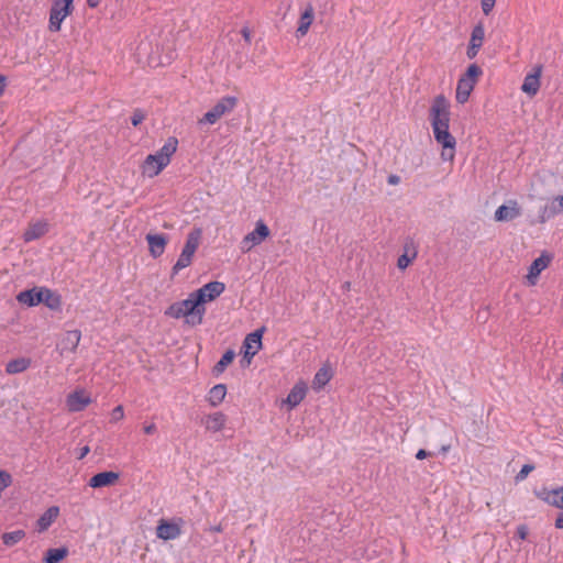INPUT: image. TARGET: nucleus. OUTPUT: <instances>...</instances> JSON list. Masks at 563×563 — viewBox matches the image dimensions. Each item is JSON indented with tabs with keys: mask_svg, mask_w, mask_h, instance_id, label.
<instances>
[{
	"mask_svg": "<svg viewBox=\"0 0 563 563\" xmlns=\"http://www.w3.org/2000/svg\"><path fill=\"white\" fill-rule=\"evenodd\" d=\"M450 102L443 95H438L430 107L429 120L435 142L441 146V159L453 162L456 152V140L450 132Z\"/></svg>",
	"mask_w": 563,
	"mask_h": 563,
	"instance_id": "f257e3e1",
	"label": "nucleus"
},
{
	"mask_svg": "<svg viewBox=\"0 0 563 563\" xmlns=\"http://www.w3.org/2000/svg\"><path fill=\"white\" fill-rule=\"evenodd\" d=\"M164 314L172 319H184L189 327L202 324L206 308H201L192 292L186 299L176 301L168 306Z\"/></svg>",
	"mask_w": 563,
	"mask_h": 563,
	"instance_id": "f03ea898",
	"label": "nucleus"
},
{
	"mask_svg": "<svg viewBox=\"0 0 563 563\" xmlns=\"http://www.w3.org/2000/svg\"><path fill=\"white\" fill-rule=\"evenodd\" d=\"M177 147L178 140L174 136L168 137L156 153L150 154L145 157L141 165L142 174L148 178L158 176L163 169L169 165Z\"/></svg>",
	"mask_w": 563,
	"mask_h": 563,
	"instance_id": "7ed1b4c3",
	"label": "nucleus"
},
{
	"mask_svg": "<svg viewBox=\"0 0 563 563\" xmlns=\"http://www.w3.org/2000/svg\"><path fill=\"white\" fill-rule=\"evenodd\" d=\"M482 74V68L476 64H471L467 67L466 71L457 80L455 91V100L457 103L464 104L468 101V98Z\"/></svg>",
	"mask_w": 563,
	"mask_h": 563,
	"instance_id": "20e7f679",
	"label": "nucleus"
},
{
	"mask_svg": "<svg viewBox=\"0 0 563 563\" xmlns=\"http://www.w3.org/2000/svg\"><path fill=\"white\" fill-rule=\"evenodd\" d=\"M201 236L202 230L200 228H195L188 233L184 249L173 266L174 274H177L192 263L194 255L200 245Z\"/></svg>",
	"mask_w": 563,
	"mask_h": 563,
	"instance_id": "39448f33",
	"label": "nucleus"
},
{
	"mask_svg": "<svg viewBox=\"0 0 563 563\" xmlns=\"http://www.w3.org/2000/svg\"><path fill=\"white\" fill-rule=\"evenodd\" d=\"M238 104V98L233 96H225L218 100V102L207 111L203 117L198 119L199 125H213L216 124L222 117L231 113Z\"/></svg>",
	"mask_w": 563,
	"mask_h": 563,
	"instance_id": "423d86ee",
	"label": "nucleus"
},
{
	"mask_svg": "<svg viewBox=\"0 0 563 563\" xmlns=\"http://www.w3.org/2000/svg\"><path fill=\"white\" fill-rule=\"evenodd\" d=\"M74 0H53L49 10L48 30L51 32H59L62 23L74 11Z\"/></svg>",
	"mask_w": 563,
	"mask_h": 563,
	"instance_id": "0eeeda50",
	"label": "nucleus"
},
{
	"mask_svg": "<svg viewBox=\"0 0 563 563\" xmlns=\"http://www.w3.org/2000/svg\"><path fill=\"white\" fill-rule=\"evenodd\" d=\"M92 402L91 393L84 387H77L70 391L65 399V406L69 412L85 410Z\"/></svg>",
	"mask_w": 563,
	"mask_h": 563,
	"instance_id": "6e6552de",
	"label": "nucleus"
},
{
	"mask_svg": "<svg viewBox=\"0 0 563 563\" xmlns=\"http://www.w3.org/2000/svg\"><path fill=\"white\" fill-rule=\"evenodd\" d=\"M271 234L269 228L262 220H258L253 231L247 233L241 241V250L243 253L250 252L256 245L263 243Z\"/></svg>",
	"mask_w": 563,
	"mask_h": 563,
	"instance_id": "1a4fd4ad",
	"label": "nucleus"
},
{
	"mask_svg": "<svg viewBox=\"0 0 563 563\" xmlns=\"http://www.w3.org/2000/svg\"><path fill=\"white\" fill-rule=\"evenodd\" d=\"M224 290L225 285L222 282H210L191 292L196 297L200 307L206 308L207 303L214 301L224 292Z\"/></svg>",
	"mask_w": 563,
	"mask_h": 563,
	"instance_id": "9d476101",
	"label": "nucleus"
},
{
	"mask_svg": "<svg viewBox=\"0 0 563 563\" xmlns=\"http://www.w3.org/2000/svg\"><path fill=\"white\" fill-rule=\"evenodd\" d=\"M308 394V385L303 379H299L291 387L286 398L280 400L279 408L291 411L298 407Z\"/></svg>",
	"mask_w": 563,
	"mask_h": 563,
	"instance_id": "9b49d317",
	"label": "nucleus"
},
{
	"mask_svg": "<svg viewBox=\"0 0 563 563\" xmlns=\"http://www.w3.org/2000/svg\"><path fill=\"white\" fill-rule=\"evenodd\" d=\"M184 521L181 518L176 520H165L161 519L156 527V536L158 539L164 541L175 540L181 534V526Z\"/></svg>",
	"mask_w": 563,
	"mask_h": 563,
	"instance_id": "f8f14e48",
	"label": "nucleus"
},
{
	"mask_svg": "<svg viewBox=\"0 0 563 563\" xmlns=\"http://www.w3.org/2000/svg\"><path fill=\"white\" fill-rule=\"evenodd\" d=\"M552 262V255L548 252H542L541 255L536 258L528 269L526 276V283L528 286H536L540 274L549 267Z\"/></svg>",
	"mask_w": 563,
	"mask_h": 563,
	"instance_id": "ddd939ff",
	"label": "nucleus"
},
{
	"mask_svg": "<svg viewBox=\"0 0 563 563\" xmlns=\"http://www.w3.org/2000/svg\"><path fill=\"white\" fill-rule=\"evenodd\" d=\"M200 422L206 432L217 433L225 429L228 417L222 411H213L202 416Z\"/></svg>",
	"mask_w": 563,
	"mask_h": 563,
	"instance_id": "4468645a",
	"label": "nucleus"
},
{
	"mask_svg": "<svg viewBox=\"0 0 563 563\" xmlns=\"http://www.w3.org/2000/svg\"><path fill=\"white\" fill-rule=\"evenodd\" d=\"M542 65H536L530 73L525 76L521 90L529 97H534L541 87Z\"/></svg>",
	"mask_w": 563,
	"mask_h": 563,
	"instance_id": "2eb2a0df",
	"label": "nucleus"
},
{
	"mask_svg": "<svg viewBox=\"0 0 563 563\" xmlns=\"http://www.w3.org/2000/svg\"><path fill=\"white\" fill-rule=\"evenodd\" d=\"M484 40L485 27L482 23H477L472 30L470 43L466 49V55L470 59L477 56L481 47L483 46Z\"/></svg>",
	"mask_w": 563,
	"mask_h": 563,
	"instance_id": "dca6fc26",
	"label": "nucleus"
},
{
	"mask_svg": "<svg viewBox=\"0 0 563 563\" xmlns=\"http://www.w3.org/2000/svg\"><path fill=\"white\" fill-rule=\"evenodd\" d=\"M264 328L247 334L243 342L244 356L251 360L262 349Z\"/></svg>",
	"mask_w": 563,
	"mask_h": 563,
	"instance_id": "f3484780",
	"label": "nucleus"
},
{
	"mask_svg": "<svg viewBox=\"0 0 563 563\" xmlns=\"http://www.w3.org/2000/svg\"><path fill=\"white\" fill-rule=\"evenodd\" d=\"M521 214V209L517 200H509L507 205H503L495 211V220L498 222L511 221Z\"/></svg>",
	"mask_w": 563,
	"mask_h": 563,
	"instance_id": "a211bd4d",
	"label": "nucleus"
},
{
	"mask_svg": "<svg viewBox=\"0 0 563 563\" xmlns=\"http://www.w3.org/2000/svg\"><path fill=\"white\" fill-rule=\"evenodd\" d=\"M59 507H48L36 520L35 529L38 533H43L56 521L59 516Z\"/></svg>",
	"mask_w": 563,
	"mask_h": 563,
	"instance_id": "6ab92c4d",
	"label": "nucleus"
},
{
	"mask_svg": "<svg viewBox=\"0 0 563 563\" xmlns=\"http://www.w3.org/2000/svg\"><path fill=\"white\" fill-rule=\"evenodd\" d=\"M48 222L45 220L30 223L23 233L24 242L29 243L44 236L48 232Z\"/></svg>",
	"mask_w": 563,
	"mask_h": 563,
	"instance_id": "aec40b11",
	"label": "nucleus"
},
{
	"mask_svg": "<svg viewBox=\"0 0 563 563\" xmlns=\"http://www.w3.org/2000/svg\"><path fill=\"white\" fill-rule=\"evenodd\" d=\"M119 473L108 471V472H101L96 475H93L89 479V486L92 488H101V487H108L113 486L119 481Z\"/></svg>",
	"mask_w": 563,
	"mask_h": 563,
	"instance_id": "412c9836",
	"label": "nucleus"
},
{
	"mask_svg": "<svg viewBox=\"0 0 563 563\" xmlns=\"http://www.w3.org/2000/svg\"><path fill=\"white\" fill-rule=\"evenodd\" d=\"M538 497L548 505L563 510V486L553 489H543Z\"/></svg>",
	"mask_w": 563,
	"mask_h": 563,
	"instance_id": "4be33fe9",
	"label": "nucleus"
},
{
	"mask_svg": "<svg viewBox=\"0 0 563 563\" xmlns=\"http://www.w3.org/2000/svg\"><path fill=\"white\" fill-rule=\"evenodd\" d=\"M146 241L148 244L150 254L157 258L159 257L166 249L167 238L164 234H147Z\"/></svg>",
	"mask_w": 563,
	"mask_h": 563,
	"instance_id": "5701e85b",
	"label": "nucleus"
},
{
	"mask_svg": "<svg viewBox=\"0 0 563 563\" xmlns=\"http://www.w3.org/2000/svg\"><path fill=\"white\" fill-rule=\"evenodd\" d=\"M43 287H33L32 289L23 290L18 294L16 300L27 307H34L42 302Z\"/></svg>",
	"mask_w": 563,
	"mask_h": 563,
	"instance_id": "b1692460",
	"label": "nucleus"
},
{
	"mask_svg": "<svg viewBox=\"0 0 563 563\" xmlns=\"http://www.w3.org/2000/svg\"><path fill=\"white\" fill-rule=\"evenodd\" d=\"M48 309L53 311H59L62 309L63 300L62 296L47 287H43L42 290V302Z\"/></svg>",
	"mask_w": 563,
	"mask_h": 563,
	"instance_id": "393cba45",
	"label": "nucleus"
},
{
	"mask_svg": "<svg viewBox=\"0 0 563 563\" xmlns=\"http://www.w3.org/2000/svg\"><path fill=\"white\" fill-rule=\"evenodd\" d=\"M313 19H314L313 8L311 5H308L301 13L299 22H298V27H297L298 36H305L308 33V31L313 22Z\"/></svg>",
	"mask_w": 563,
	"mask_h": 563,
	"instance_id": "a878e982",
	"label": "nucleus"
},
{
	"mask_svg": "<svg viewBox=\"0 0 563 563\" xmlns=\"http://www.w3.org/2000/svg\"><path fill=\"white\" fill-rule=\"evenodd\" d=\"M333 373L329 365H323L318 369L312 379V388L314 390L322 389L332 378Z\"/></svg>",
	"mask_w": 563,
	"mask_h": 563,
	"instance_id": "bb28decb",
	"label": "nucleus"
},
{
	"mask_svg": "<svg viewBox=\"0 0 563 563\" xmlns=\"http://www.w3.org/2000/svg\"><path fill=\"white\" fill-rule=\"evenodd\" d=\"M227 395V386L224 384L214 385L208 393L207 400L212 407L222 404Z\"/></svg>",
	"mask_w": 563,
	"mask_h": 563,
	"instance_id": "cd10ccee",
	"label": "nucleus"
},
{
	"mask_svg": "<svg viewBox=\"0 0 563 563\" xmlns=\"http://www.w3.org/2000/svg\"><path fill=\"white\" fill-rule=\"evenodd\" d=\"M31 366V360L27 357H19L8 362L5 372L8 374H19L26 371Z\"/></svg>",
	"mask_w": 563,
	"mask_h": 563,
	"instance_id": "c85d7f7f",
	"label": "nucleus"
},
{
	"mask_svg": "<svg viewBox=\"0 0 563 563\" xmlns=\"http://www.w3.org/2000/svg\"><path fill=\"white\" fill-rule=\"evenodd\" d=\"M68 555V549L63 548H55V549H48L44 555L43 562L44 563H62Z\"/></svg>",
	"mask_w": 563,
	"mask_h": 563,
	"instance_id": "c756f323",
	"label": "nucleus"
},
{
	"mask_svg": "<svg viewBox=\"0 0 563 563\" xmlns=\"http://www.w3.org/2000/svg\"><path fill=\"white\" fill-rule=\"evenodd\" d=\"M81 339L79 330L67 331L63 339V346L65 350L75 352Z\"/></svg>",
	"mask_w": 563,
	"mask_h": 563,
	"instance_id": "7c9ffc66",
	"label": "nucleus"
},
{
	"mask_svg": "<svg viewBox=\"0 0 563 563\" xmlns=\"http://www.w3.org/2000/svg\"><path fill=\"white\" fill-rule=\"evenodd\" d=\"M235 353L232 350H228L214 365L213 372L219 375L225 371V368L233 362Z\"/></svg>",
	"mask_w": 563,
	"mask_h": 563,
	"instance_id": "2f4dec72",
	"label": "nucleus"
},
{
	"mask_svg": "<svg viewBox=\"0 0 563 563\" xmlns=\"http://www.w3.org/2000/svg\"><path fill=\"white\" fill-rule=\"evenodd\" d=\"M1 538L4 545L13 547L25 538V532L23 530L5 532Z\"/></svg>",
	"mask_w": 563,
	"mask_h": 563,
	"instance_id": "473e14b6",
	"label": "nucleus"
},
{
	"mask_svg": "<svg viewBox=\"0 0 563 563\" xmlns=\"http://www.w3.org/2000/svg\"><path fill=\"white\" fill-rule=\"evenodd\" d=\"M417 256V252L416 251H412L411 255L408 254V252L406 251L402 255H400L398 257V261H397V266L399 269H406L410 264L411 262L416 258Z\"/></svg>",
	"mask_w": 563,
	"mask_h": 563,
	"instance_id": "72a5a7b5",
	"label": "nucleus"
},
{
	"mask_svg": "<svg viewBox=\"0 0 563 563\" xmlns=\"http://www.w3.org/2000/svg\"><path fill=\"white\" fill-rule=\"evenodd\" d=\"M146 118V114L141 109H135L131 117V122L133 126L140 125Z\"/></svg>",
	"mask_w": 563,
	"mask_h": 563,
	"instance_id": "f704fd0d",
	"label": "nucleus"
},
{
	"mask_svg": "<svg viewBox=\"0 0 563 563\" xmlns=\"http://www.w3.org/2000/svg\"><path fill=\"white\" fill-rule=\"evenodd\" d=\"M124 418V409L122 405H118L111 411V422L121 421Z\"/></svg>",
	"mask_w": 563,
	"mask_h": 563,
	"instance_id": "c9c22d12",
	"label": "nucleus"
},
{
	"mask_svg": "<svg viewBox=\"0 0 563 563\" xmlns=\"http://www.w3.org/2000/svg\"><path fill=\"white\" fill-rule=\"evenodd\" d=\"M497 0H481V8L485 15H489L496 4Z\"/></svg>",
	"mask_w": 563,
	"mask_h": 563,
	"instance_id": "e433bc0d",
	"label": "nucleus"
},
{
	"mask_svg": "<svg viewBox=\"0 0 563 563\" xmlns=\"http://www.w3.org/2000/svg\"><path fill=\"white\" fill-rule=\"evenodd\" d=\"M534 470V466L531 464H525L519 473L516 475V481H523L532 471Z\"/></svg>",
	"mask_w": 563,
	"mask_h": 563,
	"instance_id": "4c0bfd02",
	"label": "nucleus"
},
{
	"mask_svg": "<svg viewBox=\"0 0 563 563\" xmlns=\"http://www.w3.org/2000/svg\"><path fill=\"white\" fill-rule=\"evenodd\" d=\"M143 431L145 434H154L157 431V427L154 422L145 423L143 426Z\"/></svg>",
	"mask_w": 563,
	"mask_h": 563,
	"instance_id": "58836bf2",
	"label": "nucleus"
},
{
	"mask_svg": "<svg viewBox=\"0 0 563 563\" xmlns=\"http://www.w3.org/2000/svg\"><path fill=\"white\" fill-rule=\"evenodd\" d=\"M517 536L520 540H526L528 537V528L525 525H521L517 528Z\"/></svg>",
	"mask_w": 563,
	"mask_h": 563,
	"instance_id": "ea45409f",
	"label": "nucleus"
},
{
	"mask_svg": "<svg viewBox=\"0 0 563 563\" xmlns=\"http://www.w3.org/2000/svg\"><path fill=\"white\" fill-rule=\"evenodd\" d=\"M387 181L391 186H396L400 183V177L398 175L391 174L388 176Z\"/></svg>",
	"mask_w": 563,
	"mask_h": 563,
	"instance_id": "a19ab883",
	"label": "nucleus"
},
{
	"mask_svg": "<svg viewBox=\"0 0 563 563\" xmlns=\"http://www.w3.org/2000/svg\"><path fill=\"white\" fill-rule=\"evenodd\" d=\"M241 34L243 36V38L247 42V43H251L252 41V35H251V31L249 30V27H243L241 30Z\"/></svg>",
	"mask_w": 563,
	"mask_h": 563,
	"instance_id": "79ce46f5",
	"label": "nucleus"
},
{
	"mask_svg": "<svg viewBox=\"0 0 563 563\" xmlns=\"http://www.w3.org/2000/svg\"><path fill=\"white\" fill-rule=\"evenodd\" d=\"M430 455L429 452H427L426 450L423 449H420L417 453H416V459L417 460H424L426 457H428Z\"/></svg>",
	"mask_w": 563,
	"mask_h": 563,
	"instance_id": "37998d69",
	"label": "nucleus"
},
{
	"mask_svg": "<svg viewBox=\"0 0 563 563\" xmlns=\"http://www.w3.org/2000/svg\"><path fill=\"white\" fill-rule=\"evenodd\" d=\"M555 528L563 529V512H561L555 519Z\"/></svg>",
	"mask_w": 563,
	"mask_h": 563,
	"instance_id": "c03bdc74",
	"label": "nucleus"
},
{
	"mask_svg": "<svg viewBox=\"0 0 563 563\" xmlns=\"http://www.w3.org/2000/svg\"><path fill=\"white\" fill-rule=\"evenodd\" d=\"M101 0H87V5L91 9L97 8L100 4Z\"/></svg>",
	"mask_w": 563,
	"mask_h": 563,
	"instance_id": "a18cd8bd",
	"label": "nucleus"
},
{
	"mask_svg": "<svg viewBox=\"0 0 563 563\" xmlns=\"http://www.w3.org/2000/svg\"><path fill=\"white\" fill-rule=\"evenodd\" d=\"M4 88H5V77L4 76H0V97L4 92Z\"/></svg>",
	"mask_w": 563,
	"mask_h": 563,
	"instance_id": "49530a36",
	"label": "nucleus"
},
{
	"mask_svg": "<svg viewBox=\"0 0 563 563\" xmlns=\"http://www.w3.org/2000/svg\"><path fill=\"white\" fill-rule=\"evenodd\" d=\"M211 531L212 532H221L222 531V527L219 525V526H214L211 528Z\"/></svg>",
	"mask_w": 563,
	"mask_h": 563,
	"instance_id": "de8ad7c7",
	"label": "nucleus"
},
{
	"mask_svg": "<svg viewBox=\"0 0 563 563\" xmlns=\"http://www.w3.org/2000/svg\"><path fill=\"white\" fill-rule=\"evenodd\" d=\"M556 200L559 202L560 208L563 210V196H559Z\"/></svg>",
	"mask_w": 563,
	"mask_h": 563,
	"instance_id": "09e8293b",
	"label": "nucleus"
},
{
	"mask_svg": "<svg viewBox=\"0 0 563 563\" xmlns=\"http://www.w3.org/2000/svg\"><path fill=\"white\" fill-rule=\"evenodd\" d=\"M88 452H89V448H88V446H85V448L82 449L81 457H84Z\"/></svg>",
	"mask_w": 563,
	"mask_h": 563,
	"instance_id": "8fccbe9b",
	"label": "nucleus"
},
{
	"mask_svg": "<svg viewBox=\"0 0 563 563\" xmlns=\"http://www.w3.org/2000/svg\"><path fill=\"white\" fill-rule=\"evenodd\" d=\"M448 450H449V448H448V446H442V451H443V452H446Z\"/></svg>",
	"mask_w": 563,
	"mask_h": 563,
	"instance_id": "3c124183",
	"label": "nucleus"
},
{
	"mask_svg": "<svg viewBox=\"0 0 563 563\" xmlns=\"http://www.w3.org/2000/svg\"><path fill=\"white\" fill-rule=\"evenodd\" d=\"M560 382L563 384V373L561 374Z\"/></svg>",
	"mask_w": 563,
	"mask_h": 563,
	"instance_id": "603ef678",
	"label": "nucleus"
},
{
	"mask_svg": "<svg viewBox=\"0 0 563 563\" xmlns=\"http://www.w3.org/2000/svg\"><path fill=\"white\" fill-rule=\"evenodd\" d=\"M544 221H545L544 217H541L540 222H542V223H543Z\"/></svg>",
	"mask_w": 563,
	"mask_h": 563,
	"instance_id": "864d4df0",
	"label": "nucleus"
}]
</instances>
